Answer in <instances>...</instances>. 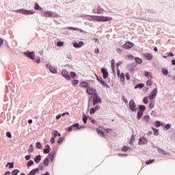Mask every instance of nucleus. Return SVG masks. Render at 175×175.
I'll list each match as a JSON object with an SVG mask.
<instances>
[{
	"mask_svg": "<svg viewBox=\"0 0 175 175\" xmlns=\"http://www.w3.org/2000/svg\"><path fill=\"white\" fill-rule=\"evenodd\" d=\"M92 17V20H94V21L107 23V21H112L113 18L110 16H94V15H83V17Z\"/></svg>",
	"mask_w": 175,
	"mask_h": 175,
	"instance_id": "nucleus-1",
	"label": "nucleus"
},
{
	"mask_svg": "<svg viewBox=\"0 0 175 175\" xmlns=\"http://www.w3.org/2000/svg\"><path fill=\"white\" fill-rule=\"evenodd\" d=\"M41 16L42 17H59V15L55 12L53 11H42Z\"/></svg>",
	"mask_w": 175,
	"mask_h": 175,
	"instance_id": "nucleus-2",
	"label": "nucleus"
},
{
	"mask_svg": "<svg viewBox=\"0 0 175 175\" xmlns=\"http://www.w3.org/2000/svg\"><path fill=\"white\" fill-rule=\"evenodd\" d=\"M15 12L16 13H22V14H25V16H28L29 14H35V11L33 10H29L25 9L16 10Z\"/></svg>",
	"mask_w": 175,
	"mask_h": 175,
	"instance_id": "nucleus-3",
	"label": "nucleus"
},
{
	"mask_svg": "<svg viewBox=\"0 0 175 175\" xmlns=\"http://www.w3.org/2000/svg\"><path fill=\"white\" fill-rule=\"evenodd\" d=\"M98 103H102V99L99 97L98 93H94V96L93 98V106H95V105Z\"/></svg>",
	"mask_w": 175,
	"mask_h": 175,
	"instance_id": "nucleus-4",
	"label": "nucleus"
},
{
	"mask_svg": "<svg viewBox=\"0 0 175 175\" xmlns=\"http://www.w3.org/2000/svg\"><path fill=\"white\" fill-rule=\"evenodd\" d=\"M94 13L97 14H103L105 10L102 8L100 5H96L93 10Z\"/></svg>",
	"mask_w": 175,
	"mask_h": 175,
	"instance_id": "nucleus-5",
	"label": "nucleus"
},
{
	"mask_svg": "<svg viewBox=\"0 0 175 175\" xmlns=\"http://www.w3.org/2000/svg\"><path fill=\"white\" fill-rule=\"evenodd\" d=\"M129 106L131 111H137V108H136V103L133 100H130Z\"/></svg>",
	"mask_w": 175,
	"mask_h": 175,
	"instance_id": "nucleus-6",
	"label": "nucleus"
},
{
	"mask_svg": "<svg viewBox=\"0 0 175 175\" xmlns=\"http://www.w3.org/2000/svg\"><path fill=\"white\" fill-rule=\"evenodd\" d=\"M24 55L27 57V58H30V59H35V52L33 51H27L24 53Z\"/></svg>",
	"mask_w": 175,
	"mask_h": 175,
	"instance_id": "nucleus-7",
	"label": "nucleus"
},
{
	"mask_svg": "<svg viewBox=\"0 0 175 175\" xmlns=\"http://www.w3.org/2000/svg\"><path fill=\"white\" fill-rule=\"evenodd\" d=\"M96 77L97 81H98V83H100V84H101V85H103V87H106L107 88H110V86H109V85H107V83H106L103 81V80L102 79V77H98L97 75H96Z\"/></svg>",
	"mask_w": 175,
	"mask_h": 175,
	"instance_id": "nucleus-8",
	"label": "nucleus"
},
{
	"mask_svg": "<svg viewBox=\"0 0 175 175\" xmlns=\"http://www.w3.org/2000/svg\"><path fill=\"white\" fill-rule=\"evenodd\" d=\"M148 143V139L146 137H142L139 139L138 144L139 146L147 144Z\"/></svg>",
	"mask_w": 175,
	"mask_h": 175,
	"instance_id": "nucleus-9",
	"label": "nucleus"
},
{
	"mask_svg": "<svg viewBox=\"0 0 175 175\" xmlns=\"http://www.w3.org/2000/svg\"><path fill=\"white\" fill-rule=\"evenodd\" d=\"M157 94H158V89L154 88L152 90V92L150 94L149 99H150V100H152V99H154V98H155V96H157Z\"/></svg>",
	"mask_w": 175,
	"mask_h": 175,
	"instance_id": "nucleus-10",
	"label": "nucleus"
},
{
	"mask_svg": "<svg viewBox=\"0 0 175 175\" xmlns=\"http://www.w3.org/2000/svg\"><path fill=\"white\" fill-rule=\"evenodd\" d=\"M135 44L131 42H127L123 45V49H126V50H129L132 49Z\"/></svg>",
	"mask_w": 175,
	"mask_h": 175,
	"instance_id": "nucleus-11",
	"label": "nucleus"
},
{
	"mask_svg": "<svg viewBox=\"0 0 175 175\" xmlns=\"http://www.w3.org/2000/svg\"><path fill=\"white\" fill-rule=\"evenodd\" d=\"M154 148H157V152L159 154H161V155H170V153L166 152L163 149L159 148L157 146H155Z\"/></svg>",
	"mask_w": 175,
	"mask_h": 175,
	"instance_id": "nucleus-12",
	"label": "nucleus"
},
{
	"mask_svg": "<svg viewBox=\"0 0 175 175\" xmlns=\"http://www.w3.org/2000/svg\"><path fill=\"white\" fill-rule=\"evenodd\" d=\"M96 90L92 88H88L86 90V92L89 95H94V96H95V94H96Z\"/></svg>",
	"mask_w": 175,
	"mask_h": 175,
	"instance_id": "nucleus-13",
	"label": "nucleus"
},
{
	"mask_svg": "<svg viewBox=\"0 0 175 175\" xmlns=\"http://www.w3.org/2000/svg\"><path fill=\"white\" fill-rule=\"evenodd\" d=\"M101 72L103 73V79H106L109 77V72H107V70L106 68H103L101 69Z\"/></svg>",
	"mask_w": 175,
	"mask_h": 175,
	"instance_id": "nucleus-14",
	"label": "nucleus"
},
{
	"mask_svg": "<svg viewBox=\"0 0 175 175\" xmlns=\"http://www.w3.org/2000/svg\"><path fill=\"white\" fill-rule=\"evenodd\" d=\"M73 46L75 49H80V47L84 46V42L83 41H79V42H74Z\"/></svg>",
	"mask_w": 175,
	"mask_h": 175,
	"instance_id": "nucleus-15",
	"label": "nucleus"
},
{
	"mask_svg": "<svg viewBox=\"0 0 175 175\" xmlns=\"http://www.w3.org/2000/svg\"><path fill=\"white\" fill-rule=\"evenodd\" d=\"M62 75L63 77H65L66 80H70V75H69V72H68V71L66 70L62 71Z\"/></svg>",
	"mask_w": 175,
	"mask_h": 175,
	"instance_id": "nucleus-16",
	"label": "nucleus"
},
{
	"mask_svg": "<svg viewBox=\"0 0 175 175\" xmlns=\"http://www.w3.org/2000/svg\"><path fill=\"white\" fill-rule=\"evenodd\" d=\"M144 57L147 61H151V59L153 58L152 54L151 53H145Z\"/></svg>",
	"mask_w": 175,
	"mask_h": 175,
	"instance_id": "nucleus-17",
	"label": "nucleus"
},
{
	"mask_svg": "<svg viewBox=\"0 0 175 175\" xmlns=\"http://www.w3.org/2000/svg\"><path fill=\"white\" fill-rule=\"evenodd\" d=\"M49 70L51 73H53L54 75L57 74V68L50 65L49 67Z\"/></svg>",
	"mask_w": 175,
	"mask_h": 175,
	"instance_id": "nucleus-18",
	"label": "nucleus"
},
{
	"mask_svg": "<svg viewBox=\"0 0 175 175\" xmlns=\"http://www.w3.org/2000/svg\"><path fill=\"white\" fill-rule=\"evenodd\" d=\"M39 172H40L39 168H36L32 170L27 175H36L37 173H39Z\"/></svg>",
	"mask_w": 175,
	"mask_h": 175,
	"instance_id": "nucleus-19",
	"label": "nucleus"
},
{
	"mask_svg": "<svg viewBox=\"0 0 175 175\" xmlns=\"http://www.w3.org/2000/svg\"><path fill=\"white\" fill-rule=\"evenodd\" d=\"M42 161V156L38 155L34 158V162L36 163H39Z\"/></svg>",
	"mask_w": 175,
	"mask_h": 175,
	"instance_id": "nucleus-20",
	"label": "nucleus"
},
{
	"mask_svg": "<svg viewBox=\"0 0 175 175\" xmlns=\"http://www.w3.org/2000/svg\"><path fill=\"white\" fill-rule=\"evenodd\" d=\"M34 9L35 10H40L41 12H43V8H42V7H40L38 3L34 4Z\"/></svg>",
	"mask_w": 175,
	"mask_h": 175,
	"instance_id": "nucleus-21",
	"label": "nucleus"
},
{
	"mask_svg": "<svg viewBox=\"0 0 175 175\" xmlns=\"http://www.w3.org/2000/svg\"><path fill=\"white\" fill-rule=\"evenodd\" d=\"M68 29H72V31H79V32L84 33V31L83 29H79L77 27H68Z\"/></svg>",
	"mask_w": 175,
	"mask_h": 175,
	"instance_id": "nucleus-22",
	"label": "nucleus"
},
{
	"mask_svg": "<svg viewBox=\"0 0 175 175\" xmlns=\"http://www.w3.org/2000/svg\"><path fill=\"white\" fill-rule=\"evenodd\" d=\"M143 114H144V112H143L142 111H138L137 115V118L138 120H140V118H142V117H143Z\"/></svg>",
	"mask_w": 175,
	"mask_h": 175,
	"instance_id": "nucleus-23",
	"label": "nucleus"
},
{
	"mask_svg": "<svg viewBox=\"0 0 175 175\" xmlns=\"http://www.w3.org/2000/svg\"><path fill=\"white\" fill-rule=\"evenodd\" d=\"M54 157H55V151H53L49 154V157L51 158V162L54 161Z\"/></svg>",
	"mask_w": 175,
	"mask_h": 175,
	"instance_id": "nucleus-24",
	"label": "nucleus"
},
{
	"mask_svg": "<svg viewBox=\"0 0 175 175\" xmlns=\"http://www.w3.org/2000/svg\"><path fill=\"white\" fill-rule=\"evenodd\" d=\"M145 76L146 77H148L149 80H151V79H152V74L150 72H146Z\"/></svg>",
	"mask_w": 175,
	"mask_h": 175,
	"instance_id": "nucleus-25",
	"label": "nucleus"
},
{
	"mask_svg": "<svg viewBox=\"0 0 175 175\" xmlns=\"http://www.w3.org/2000/svg\"><path fill=\"white\" fill-rule=\"evenodd\" d=\"M81 87H82L83 88H88V83L85 81H82L81 83Z\"/></svg>",
	"mask_w": 175,
	"mask_h": 175,
	"instance_id": "nucleus-26",
	"label": "nucleus"
},
{
	"mask_svg": "<svg viewBox=\"0 0 175 175\" xmlns=\"http://www.w3.org/2000/svg\"><path fill=\"white\" fill-rule=\"evenodd\" d=\"M8 166H9V169H13V167H14V163L8 162V163H7L5 167H8Z\"/></svg>",
	"mask_w": 175,
	"mask_h": 175,
	"instance_id": "nucleus-27",
	"label": "nucleus"
},
{
	"mask_svg": "<svg viewBox=\"0 0 175 175\" xmlns=\"http://www.w3.org/2000/svg\"><path fill=\"white\" fill-rule=\"evenodd\" d=\"M152 131L154 132V136H158V135H159V129H155L154 127H152Z\"/></svg>",
	"mask_w": 175,
	"mask_h": 175,
	"instance_id": "nucleus-28",
	"label": "nucleus"
},
{
	"mask_svg": "<svg viewBox=\"0 0 175 175\" xmlns=\"http://www.w3.org/2000/svg\"><path fill=\"white\" fill-rule=\"evenodd\" d=\"M154 106H155V101L151 100L149 103V109H154Z\"/></svg>",
	"mask_w": 175,
	"mask_h": 175,
	"instance_id": "nucleus-29",
	"label": "nucleus"
},
{
	"mask_svg": "<svg viewBox=\"0 0 175 175\" xmlns=\"http://www.w3.org/2000/svg\"><path fill=\"white\" fill-rule=\"evenodd\" d=\"M139 111H142L143 113H144V111H146L145 105H139Z\"/></svg>",
	"mask_w": 175,
	"mask_h": 175,
	"instance_id": "nucleus-30",
	"label": "nucleus"
},
{
	"mask_svg": "<svg viewBox=\"0 0 175 175\" xmlns=\"http://www.w3.org/2000/svg\"><path fill=\"white\" fill-rule=\"evenodd\" d=\"M135 61L139 65H140V64H142V62H143V60H142V59H140L139 57H135Z\"/></svg>",
	"mask_w": 175,
	"mask_h": 175,
	"instance_id": "nucleus-31",
	"label": "nucleus"
},
{
	"mask_svg": "<svg viewBox=\"0 0 175 175\" xmlns=\"http://www.w3.org/2000/svg\"><path fill=\"white\" fill-rule=\"evenodd\" d=\"M83 121L84 124H87V121H88V118L87 116H85V113H83Z\"/></svg>",
	"mask_w": 175,
	"mask_h": 175,
	"instance_id": "nucleus-32",
	"label": "nucleus"
},
{
	"mask_svg": "<svg viewBox=\"0 0 175 175\" xmlns=\"http://www.w3.org/2000/svg\"><path fill=\"white\" fill-rule=\"evenodd\" d=\"M162 73H163V75H164V76H167V75L169 73V70H167V69H166V68H163Z\"/></svg>",
	"mask_w": 175,
	"mask_h": 175,
	"instance_id": "nucleus-33",
	"label": "nucleus"
},
{
	"mask_svg": "<svg viewBox=\"0 0 175 175\" xmlns=\"http://www.w3.org/2000/svg\"><path fill=\"white\" fill-rule=\"evenodd\" d=\"M97 133H98V135H99L100 136H102L103 137V136H105V133L100 129H97Z\"/></svg>",
	"mask_w": 175,
	"mask_h": 175,
	"instance_id": "nucleus-34",
	"label": "nucleus"
},
{
	"mask_svg": "<svg viewBox=\"0 0 175 175\" xmlns=\"http://www.w3.org/2000/svg\"><path fill=\"white\" fill-rule=\"evenodd\" d=\"M120 81H125V74L124 72L120 74Z\"/></svg>",
	"mask_w": 175,
	"mask_h": 175,
	"instance_id": "nucleus-35",
	"label": "nucleus"
},
{
	"mask_svg": "<svg viewBox=\"0 0 175 175\" xmlns=\"http://www.w3.org/2000/svg\"><path fill=\"white\" fill-rule=\"evenodd\" d=\"M143 87H144V84L143 83H139V84H137L135 86V88L137 89V88H143Z\"/></svg>",
	"mask_w": 175,
	"mask_h": 175,
	"instance_id": "nucleus-36",
	"label": "nucleus"
},
{
	"mask_svg": "<svg viewBox=\"0 0 175 175\" xmlns=\"http://www.w3.org/2000/svg\"><path fill=\"white\" fill-rule=\"evenodd\" d=\"M77 84H79V80L74 79L72 81V85H73L74 87H76V85H77Z\"/></svg>",
	"mask_w": 175,
	"mask_h": 175,
	"instance_id": "nucleus-37",
	"label": "nucleus"
},
{
	"mask_svg": "<svg viewBox=\"0 0 175 175\" xmlns=\"http://www.w3.org/2000/svg\"><path fill=\"white\" fill-rule=\"evenodd\" d=\"M150 120V116H145L143 117V120L145 121V122H148Z\"/></svg>",
	"mask_w": 175,
	"mask_h": 175,
	"instance_id": "nucleus-38",
	"label": "nucleus"
},
{
	"mask_svg": "<svg viewBox=\"0 0 175 175\" xmlns=\"http://www.w3.org/2000/svg\"><path fill=\"white\" fill-rule=\"evenodd\" d=\"M18 173H20V170H14L12 172V175H17V174H18Z\"/></svg>",
	"mask_w": 175,
	"mask_h": 175,
	"instance_id": "nucleus-39",
	"label": "nucleus"
},
{
	"mask_svg": "<svg viewBox=\"0 0 175 175\" xmlns=\"http://www.w3.org/2000/svg\"><path fill=\"white\" fill-rule=\"evenodd\" d=\"M44 166H49V158H45L44 160Z\"/></svg>",
	"mask_w": 175,
	"mask_h": 175,
	"instance_id": "nucleus-40",
	"label": "nucleus"
},
{
	"mask_svg": "<svg viewBox=\"0 0 175 175\" xmlns=\"http://www.w3.org/2000/svg\"><path fill=\"white\" fill-rule=\"evenodd\" d=\"M32 165H33V161L30 160L27 163V166H28V167L32 166Z\"/></svg>",
	"mask_w": 175,
	"mask_h": 175,
	"instance_id": "nucleus-41",
	"label": "nucleus"
},
{
	"mask_svg": "<svg viewBox=\"0 0 175 175\" xmlns=\"http://www.w3.org/2000/svg\"><path fill=\"white\" fill-rule=\"evenodd\" d=\"M36 147H37V148H38L39 150H40V148H42V144H40V142H36Z\"/></svg>",
	"mask_w": 175,
	"mask_h": 175,
	"instance_id": "nucleus-42",
	"label": "nucleus"
},
{
	"mask_svg": "<svg viewBox=\"0 0 175 175\" xmlns=\"http://www.w3.org/2000/svg\"><path fill=\"white\" fill-rule=\"evenodd\" d=\"M143 102L145 105H148V97L146 96L143 99Z\"/></svg>",
	"mask_w": 175,
	"mask_h": 175,
	"instance_id": "nucleus-43",
	"label": "nucleus"
},
{
	"mask_svg": "<svg viewBox=\"0 0 175 175\" xmlns=\"http://www.w3.org/2000/svg\"><path fill=\"white\" fill-rule=\"evenodd\" d=\"M57 46L58 47H62V46H64V42L62 41H59L57 42Z\"/></svg>",
	"mask_w": 175,
	"mask_h": 175,
	"instance_id": "nucleus-44",
	"label": "nucleus"
},
{
	"mask_svg": "<svg viewBox=\"0 0 175 175\" xmlns=\"http://www.w3.org/2000/svg\"><path fill=\"white\" fill-rule=\"evenodd\" d=\"M154 161H155L154 159H150L148 161H147L146 162V165H151V163H154Z\"/></svg>",
	"mask_w": 175,
	"mask_h": 175,
	"instance_id": "nucleus-45",
	"label": "nucleus"
},
{
	"mask_svg": "<svg viewBox=\"0 0 175 175\" xmlns=\"http://www.w3.org/2000/svg\"><path fill=\"white\" fill-rule=\"evenodd\" d=\"M57 133H58V131H54V132L52 133V135H53L52 137H53V139H55V137H57Z\"/></svg>",
	"mask_w": 175,
	"mask_h": 175,
	"instance_id": "nucleus-46",
	"label": "nucleus"
},
{
	"mask_svg": "<svg viewBox=\"0 0 175 175\" xmlns=\"http://www.w3.org/2000/svg\"><path fill=\"white\" fill-rule=\"evenodd\" d=\"M129 150V148L128 146H123L122 148V150L124 151V152H126Z\"/></svg>",
	"mask_w": 175,
	"mask_h": 175,
	"instance_id": "nucleus-47",
	"label": "nucleus"
},
{
	"mask_svg": "<svg viewBox=\"0 0 175 175\" xmlns=\"http://www.w3.org/2000/svg\"><path fill=\"white\" fill-rule=\"evenodd\" d=\"M28 152H33V145H30V148L28 150Z\"/></svg>",
	"mask_w": 175,
	"mask_h": 175,
	"instance_id": "nucleus-48",
	"label": "nucleus"
},
{
	"mask_svg": "<svg viewBox=\"0 0 175 175\" xmlns=\"http://www.w3.org/2000/svg\"><path fill=\"white\" fill-rule=\"evenodd\" d=\"M72 128H77V129H79L80 127H79V123H75L74 124H72Z\"/></svg>",
	"mask_w": 175,
	"mask_h": 175,
	"instance_id": "nucleus-49",
	"label": "nucleus"
},
{
	"mask_svg": "<svg viewBox=\"0 0 175 175\" xmlns=\"http://www.w3.org/2000/svg\"><path fill=\"white\" fill-rule=\"evenodd\" d=\"M5 135L8 139H12V133L8 131Z\"/></svg>",
	"mask_w": 175,
	"mask_h": 175,
	"instance_id": "nucleus-50",
	"label": "nucleus"
},
{
	"mask_svg": "<svg viewBox=\"0 0 175 175\" xmlns=\"http://www.w3.org/2000/svg\"><path fill=\"white\" fill-rule=\"evenodd\" d=\"M35 62H36V64H40V57H37L36 59H34Z\"/></svg>",
	"mask_w": 175,
	"mask_h": 175,
	"instance_id": "nucleus-51",
	"label": "nucleus"
},
{
	"mask_svg": "<svg viewBox=\"0 0 175 175\" xmlns=\"http://www.w3.org/2000/svg\"><path fill=\"white\" fill-rule=\"evenodd\" d=\"M155 126H156V128H159V126H161V122L159 121V120H157V121L156 122Z\"/></svg>",
	"mask_w": 175,
	"mask_h": 175,
	"instance_id": "nucleus-52",
	"label": "nucleus"
},
{
	"mask_svg": "<svg viewBox=\"0 0 175 175\" xmlns=\"http://www.w3.org/2000/svg\"><path fill=\"white\" fill-rule=\"evenodd\" d=\"M95 111H96L95 110V108H91L90 110V113L91 114H95Z\"/></svg>",
	"mask_w": 175,
	"mask_h": 175,
	"instance_id": "nucleus-53",
	"label": "nucleus"
},
{
	"mask_svg": "<svg viewBox=\"0 0 175 175\" xmlns=\"http://www.w3.org/2000/svg\"><path fill=\"white\" fill-rule=\"evenodd\" d=\"M146 85H152V81L148 80L146 81Z\"/></svg>",
	"mask_w": 175,
	"mask_h": 175,
	"instance_id": "nucleus-54",
	"label": "nucleus"
},
{
	"mask_svg": "<svg viewBox=\"0 0 175 175\" xmlns=\"http://www.w3.org/2000/svg\"><path fill=\"white\" fill-rule=\"evenodd\" d=\"M122 98L124 103H128V99L125 98V96L122 95Z\"/></svg>",
	"mask_w": 175,
	"mask_h": 175,
	"instance_id": "nucleus-55",
	"label": "nucleus"
},
{
	"mask_svg": "<svg viewBox=\"0 0 175 175\" xmlns=\"http://www.w3.org/2000/svg\"><path fill=\"white\" fill-rule=\"evenodd\" d=\"M165 129H170V128H172V124H167L165 126Z\"/></svg>",
	"mask_w": 175,
	"mask_h": 175,
	"instance_id": "nucleus-56",
	"label": "nucleus"
},
{
	"mask_svg": "<svg viewBox=\"0 0 175 175\" xmlns=\"http://www.w3.org/2000/svg\"><path fill=\"white\" fill-rule=\"evenodd\" d=\"M64 142V138L59 137V139L57 140L58 144H61Z\"/></svg>",
	"mask_w": 175,
	"mask_h": 175,
	"instance_id": "nucleus-57",
	"label": "nucleus"
},
{
	"mask_svg": "<svg viewBox=\"0 0 175 175\" xmlns=\"http://www.w3.org/2000/svg\"><path fill=\"white\" fill-rule=\"evenodd\" d=\"M126 80H131V76L129 75V72L126 73Z\"/></svg>",
	"mask_w": 175,
	"mask_h": 175,
	"instance_id": "nucleus-58",
	"label": "nucleus"
},
{
	"mask_svg": "<svg viewBox=\"0 0 175 175\" xmlns=\"http://www.w3.org/2000/svg\"><path fill=\"white\" fill-rule=\"evenodd\" d=\"M25 159L26 161H29V159H31V154L26 155V156L25 157Z\"/></svg>",
	"mask_w": 175,
	"mask_h": 175,
	"instance_id": "nucleus-59",
	"label": "nucleus"
},
{
	"mask_svg": "<svg viewBox=\"0 0 175 175\" xmlns=\"http://www.w3.org/2000/svg\"><path fill=\"white\" fill-rule=\"evenodd\" d=\"M50 142H51V144H54V143H55V138L52 137L50 139Z\"/></svg>",
	"mask_w": 175,
	"mask_h": 175,
	"instance_id": "nucleus-60",
	"label": "nucleus"
},
{
	"mask_svg": "<svg viewBox=\"0 0 175 175\" xmlns=\"http://www.w3.org/2000/svg\"><path fill=\"white\" fill-rule=\"evenodd\" d=\"M44 154H49L50 153V149H44Z\"/></svg>",
	"mask_w": 175,
	"mask_h": 175,
	"instance_id": "nucleus-61",
	"label": "nucleus"
},
{
	"mask_svg": "<svg viewBox=\"0 0 175 175\" xmlns=\"http://www.w3.org/2000/svg\"><path fill=\"white\" fill-rule=\"evenodd\" d=\"M94 109V110H95L96 111H98V110H99V109H100V106H99V105H96Z\"/></svg>",
	"mask_w": 175,
	"mask_h": 175,
	"instance_id": "nucleus-62",
	"label": "nucleus"
},
{
	"mask_svg": "<svg viewBox=\"0 0 175 175\" xmlns=\"http://www.w3.org/2000/svg\"><path fill=\"white\" fill-rule=\"evenodd\" d=\"M70 76H71V77L75 78V77L76 76V72H70Z\"/></svg>",
	"mask_w": 175,
	"mask_h": 175,
	"instance_id": "nucleus-63",
	"label": "nucleus"
},
{
	"mask_svg": "<svg viewBox=\"0 0 175 175\" xmlns=\"http://www.w3.org/2000/svg\"><path fill=\"white\" fill-rule=\"evenodd\" d=\"M67 131L68 132H72V131H73V128L72 127V126H68Z\"/></svg>",
	"mask_w": 175,
	"mask_h": 175,
	"instance_id": "nucleus-64",
	"label": "nucleus"
}]
</instances>
